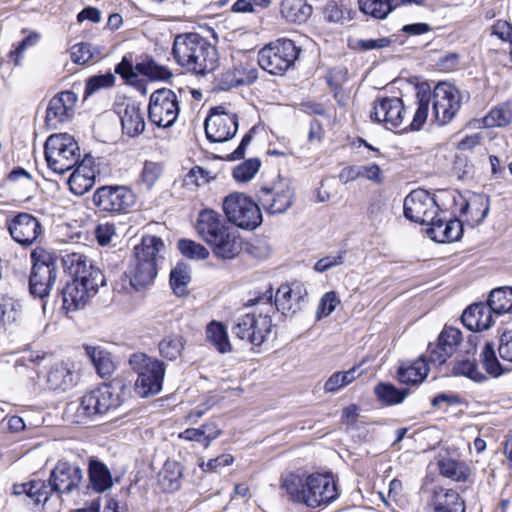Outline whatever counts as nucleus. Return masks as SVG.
<instances>
[{"label":"nucleus","mask_w":512,"mask_h":512,"mask_svg":"<svg viewBox=\"0 0 512 512\" xmlns=\"http://www.w3.org/2000/svg\"><path fill=\"white\" fill-rule=\"evenodd\" d=\"M268 306L266 314L246 313L237 318L232 327V334L254 346L262 345L271 333L273 323L269 312L274 311L273 307V289L270 286L265 292L255 298H251L246 306H255L257 304Z\"/></svg>","instance_id":"5"},{"label":"nucleus","mask_w":512,"mask_h":512,"mask_svg":"<svg viewBox=\"0 0 512 512\" xmlns=\"http://www.w3.org/2000/svg\"><path fill=\"white\" fill-rule=\"evenodd\" d=\"M177 249L188 259L205 260L209 257V250L194 240L181 238L177 241Z\"/></svg>","instance_id":"48"},{"label":"nucleus","mask_w":512,"mask_h":512,"mask_svg":"<svg viewBox=\"0 0 512 512\" xmlns=\"http://www.w3.org/2000/svg\"><path fill=\"white\" fill-rule=\"evenodd\" d=\"M340 304V299L335 291H328L319 300L315 317L321 320L328 317Z\"/></svg>","instance_id":"58"},{"label":"nucleus","mask_w":512,"mask_h":512,"mask_svg":"<svg viewBox=\"0 0 512 512\" xmlns=\"http://www.w3.org/2000/svg\"><path fill=\"white\" fill-rule=\"evenodd\" d=\"M437 465L443 477L456 482H465L471 475V469L465 462L449 457L439 459Z\"/></svg>","instance_id":"37"},{"label":"nucleus","mask_w":512,"mask_h":512,"mask_svg":"<svg viewBox=\"0 0 512 512\" xmlns=\"http://www.w3.org/2000/svg\"><path fill=\"white\" fill-rule=\"evenodd\" d=\"M94 184L93 180L87 179L85 176L80 174V172L75 170H73L68 179L70 191L77 196L84 195L94 186Z\"/></svg>","instance_id":"63"},{"label":"nucleus","mask_w":512,"mask_h":512,"mask_svg":"<svg viewBox=\"0 0 512 512\" xmlns=\"http://www.w3.org/2000/svg\"><path fill=\"white\" fill-rule=\"evenodd\" d=\"M428 508L431 509V512H465L464 501L459 493L441 487L433 490Z\"/></svg>","instance_id":"31"},{"label":"nucleus","mask_w":512,"mask_h":512,"mask_svg":"<svg viewBox=\"0 0 512 512\" xmlns=\"http://www.w3.org/2000/svg\"><path fill=\"white\" fill-rule=\"evenodd\" d=\"M71 60L80 65L89 64L95 61V55L91 44L81 42L73 45L71 49Z\"/></svg>","instance_id":"60"},{"label":"nucleus","mask_w":512,"mask_h":512,"mask_svg":"<svg viewBox=\"0 0 512 512\" xmlns=\"http://www.w3.org/2000/svg\"><path fill=\"white\" fill-rule=\"evenodd\" d=\"M302 49L288 38H279L264 45L258 52L259 66L274 76H283L294 68Z\"/></svg>","instance_id":"9"},{"label":"nucleus","mask_w":512,"mask_h":512,"mask_svg":"<svg viewBox=\"0 0 512 512\" xmlns=\"http://www.w3.org/2000/svg\"><path fill=\"white\" fill-rule=\"evenodd\" d=\"M172 55L178 65L195 75H207L219 65L217 48L198 33L176 35Z\"/></svg>","instance_id":"2"},{"label":"nucleus","mask_w":512,"mask_h":512,"mask_svg":"<svg viewBox=\"0 0 512 512\" xmlns=\"http://www.w3.org/2000/svg\"><path fill=\"white\" fill-rule=\"evenodd\" d=\"M73 280H77V282L82 283L84 286H88L90 288L93 285V290L98 291L99 287L105 285V276L103 272L92 262L89 264V268L83 269V273H79Z\"/></svg>","instance_id":"56"},{"label":"nucleus","mask_w":512,"mask_h":512,"mask_svg":"<svg viewBox=\"0 0 512 512\" xmlns=\"http://www.w3.org/2000/svg\"><path fill=\"white\" fill-rule=\"evenodd\" d=\"M428 237L438 243H451L460 240L463 235V223L459 218H451L446 209H442L426 229Z\"/></svg>","instance_id":"25"},{"label":"nucleus","mask_w":512,"mask_h":512,"mask_svg":"<svg viewBox=\"0 0 512 512\" xmlns=\"http://www.w3.org/2000/svg\"><path fill=\"white\" fill-rule=\"evenodd\" d=\"M256 79V69H247L239 65L222 72L217 81L221 90H230L235 87L252 84Z\"/></svg>","instance_id":"33"},{"label":"nucleus","mask_w":512,"mask_h":512,"mask_svg":"<svg viewBox=\"0 0 512 512\" xmlns=\"http://www.w3.org/2000/svg\"><path fill=\"white\" fill-rule=\"evenodd\" d=\"M191 280L188 268L183 263H178L170 272L169 283L177 296L188 294L187 285Z\"/></svg>","instance_id":"46"},{"label":"nucleus","mask_w":512,"mask_h":512,"mask_svg":"<svg viewBox=\"0 0 512 512\" xmlns=\"http://www.w3.org/2000/svg\"><path fill=\"white\" fill-rule=\"evenodd\" d=\"M462 342V332L453 326L445 325L435 342H429L426 353L434 367H441L458 350Z\"/></svg>","instance_id":"22"},{"label":"nucleus","mask_w":512,"mask_h":512,"mask_svg":"<svg viewBox=\"0 0 512 512\" xmlns=\"http://www.w3.org/2000/svg\"><path fill=\"white\" fill-rule=\"evenodd\" d=\"M185 344L186 340L182 335L165 336L158 344L159 354L169 361H174L182 355Z\"/></svg>","instance_id":"42"},{"label":"nucleus","mask_w":512,"mask_h":512,"mask_svg":"<svg viewBox=\"0 0 512 512\" xmlns=\"http://www.w3.org/2000/svg\"><path fill=\"white\" fill-rule=\"evenodd\" d=\"M228 223L245 230H254L262 223L259 203L241 192L227 195L222 203Z\"/></svg>","instance_id":"12"},{"label":"nucleus","mask_w":512,"mask_h":512,"mask_svg":"<svg viewBox=\"0 0 512 512\" xmlns=\"http://www.w3.org/2000/svg\"><path fill=\"white\" fill-rule=\"evenodd\" d=\"M195 231L217 259L232 260L242 251V240L227 219L211 208L202 209L196 218Z\"/></svg>","instance_id":"1"},{"label":"nucleus","mask_w":512,"mask_h":512,"mask_svg":"<svg viewBox=\"0 0 512 512\" xmlns=\"http://www.w3.org/2000/svg\"><path fill=\"white\" fill-rule=\"evenodd\" d=\"M162 171L163 168L160 163L145 161L140 174L142 183L145 184L148 189L152 188L160 178Z\"/></svg>","instance_id":"62"},{"label":"nucleus","mask_w":512,"mask_h":512,"mask_svg":"<svg viewBox=\"0 0 512 512\" xmlns=\"http://www.w3.org/2000/svg\"><path fill=\"white\" fill-rule=\"evenodd\" d=\"M148 120L158 128H169L180 113V101L177 94L169 88L153 91L148 102Z\"/></svg>","instance_id":"15"},{"label":"nucleus","mask_w":512,"mask_h":512,"mask_svg":"<svg viewBox=\"0 0 512 512\" xmlns=\"http://www.w3.org/2000/svg\"><path fill=\"white\" fill-rule=\"evenodd\" d=\"M429 84L422 82L416 86V104L417 108L414 112L413 119L408 128L410 131H420L425 125L429 115Z\"/></svg>","instance_id":"34"},{"label":"nucleus","mask_w":512,"mask_h":512,"mask_svg":"<svg viewBox=\"0 0 512 512\" xmlns=\"http://www.w3.org/2000/svg\"><path fill=\"white\" fill-rule=\"evenodd\" d=\"M86 356L92 363L96 374L105 380L112 377L116 370V363L112 353L102 346L83 345Z\"/></svg>","instance_id":"30"},{"label":"nucleus","mask_w":512,"mask_h":512,"mask_svg":"<svg viewBox=\"0 0 512 512\" xmlns=\"http://www.w3.org/2000/svg\"><path fill=\"white\" fill-rule=\"evenodd\" d=\"M493 313L489 300L487 303H474L464 310L461 321L468 330L480 332L493 325Z\"/></svg>","instance_id":"29"},{"label":"nucleus","mask_w":512,"mask_h":512,"mask_svg":"<svg viewBox=\"0 0 512 512\" xmlns=\"http://www.w3.org/2000/svg\"><path fill=\"white\" fill-rule=\"evenodd\" d=\"M431 365L427 353L421 354L413 360L399 361L395 379L406 388L418 387L428 377Z\"/></svg>","instance_id":"26"},{"label":"nucleus","mask_w":512,"mask_h":512,"mask_svg":"<svg viewBox=\"0 0 512 512\" xmlns=\"http://www.w3.org/2000/svg\"><path fill=\"white\" fill-rule=\"evenodd\" d=\"M79 143L69 133H54L44 143V157L47 167L56 174L72 170L81 160Z\"/></svg>","instance_id":"8"},{"label":"nucleus","mask_w":512,"mask_h":512,"mask_svg":"<svg viewBox=\"0 0 512 512\" xmlns=\"http://www.w3.org/2000/svg\"><path fill=\"white\" fill-rule=\"evenodd\" d=\"M488 300L495 314L512 313V287L504 286L493 289Z\"/></svg>","instance_id":"41"},{"label":"nucleus","mask_w":512,"mask_h":512,"mask_svg":"<svg viewBox=\"0 0 512 512\" xmlns=\"http://www.w3.org/2000/svg\"><path fill=\"white\" fill-rule=\"evenodd\" d=\"M140 61L134 63L133 53H126L121 61L115 65L114 72L119 75L124 84L138 87L140 85L139 75L151 81H167L172 77L171 70L158 64L150 55L143 54Z\"/></svg>","instance_id":"10"},{"label":"nucleus","mask_w":512,"mask_h":512,"mask_svg":"<svg viewBox=\"0 0 512 512\" xmlns=\"http://www.w3.org/2000/svg\"><path fill=\"white\" fill-rule=\"evenodd\" d=\"M164 247L161 237L150 234L143 235L140 243L134 246L128 276L135 290L153 283L158 273L157 259Z\"/></svg>","instance_id":"4"},{"label":"nucleus","mask_w":512,"mask_h":512,"mask_svg":"<svg viewBox=\"0 0 512 512\" xmlns=\"http://www.w3.org/2000/svg\"><path fill=\"white\" fill-rule=\"evenodd\" d=\"M258 203L268 214H282L292 207L296 199L295 188L290 179L280 173L256 190Z\"/></svg>","instance_id":"11"},{"label":"nucleus","mask_w":512,"mask_h":512,"mask_svg":"<svg viewBox=\"0 0 512 512\" xmlns=\"http://www.w3.org/2000/svg\"><path fill=\"white\" fill-rule=\"evenodd\" d=\"M50 486L59 494H70L78 490L83 471L68 462H58L50 474Z\"/></svg>","instance_id":"27"},{"label":"nucleus","mask_w":512,"mask_h":512,"mask_svg":"<svg viewBox=\"0 0 512 512\" xmlns=\"http://www.w3.org/2000/svg\"><path fill=\"white\" fill-rule=\"evenodd\" d=\"M357 11L348 7L343 2H336L334 0L328 1L323 7V16L327 22L330 23H343L344 21H351L355 19Z\"/></svg>","instance_id":"40"},{"label":"nucleus","mask_w":512,"mask_h":512,"mask_svg":"<svg viewBox=\"0 0 512 512\" xmlns=\"http://www.w3.org/2000/svg\"><path fill=\"white\" fill-rule=\"evenodd\" d=\"M72 170L80 172V174H82L89 180H93V183H95L96 176L97 174H99V169L98 165L96 164V160L93 156L89 154H85L84 156L81 155V160Z\"/></svg>","instance_id":"64"},{"label":"nucleus","mask_w":512,"mask_h":512,"mask_svg":"<svg viewBox=\"0 0 512 512\" xmlns=\"http://www.w3.org/2000/svg\"><path fill=\"white\" fill-rule=\"evenodd\" d=\"M360 12L375 20H384L391 14L397 4L395 0H358Z\"/></svg>","instance_id":"38"},{"label":"nucleus","mask_w":512,"mask_h":512,"mask_svg":"<svg viewBox=\"0 0 512 512\" xmlns=\"http://www.w3.org/2000/svg\"><path fill=\"white\" fill-rule=\"evenodd\" d=\"M280 14L287 22L302 24L312 15V6L307 0H282Z\"/></svg>","instance_id":"35"},{"label":"nucleus","mask_w":512,"mask_h":512,"mask_svg":"<svg viewBox=\"0 0 512 512\" xmlns=\"http://www.w3.org/2000/svg\"><path fill=\"white\" fill-rule=\"evenodd\" d=\"M61 262L64 271L72 276V279L78 276L79 273H83V269H86V267L89 268V264L91 263L87 256L75 252L66 254L61 258Z\"/></svg>","instance_id":"51"},{"label":"nucleus","mask_w":512,"mask_h":512,"mask_svg":"<svg viewBox=\"0 0 512 512\" xmlns=\"http://www.w3.org/2000/svg\"><path fill=\"white\" fill-rule=\"evenodd\" d=\"M512 120V112L507 104L493 107L482 119L484 127H504Z\"/></svg>","instance_id":"47"},{"label":"nucleus","mask_w":512,"mask_h":512,"mask_svg":"<svg viewBox=\"0 0 512 512\" xmlns=\"http://www.w3.org/2000/svg\"><path fill=\"white\" fill-rule=\"evenodd\" d=\"M98 291L93 290V285L84 286L77 280H71L61 290L62 308L68 312H75L84 308Z\"/></svg>","instance_id":"28"},{"label":"nucleus","mask_w":512,"mask_h":512,"mask_svg":"<svg viewBox=\"0 0 512 512\" xmlns=\"http://www.w3.org/2000/svg\"><path fill=\"white\" fill-rule=\"evenodd\" d=\"M282 487L294 502L316 508L328 504L338 496L333 478L329 475L311 474L304 480L296 474L287 475Z\"/></svg>","instance_id":"3"},{"label":"nucleus","mask_w":512,"mask_h":512,"mask_svg":"<svg viewBox=\"0 0 512 512\" xmlns=\"http://www.w3.org/2000/svg\"><path fill=\"white\" fill-rule=\"evenodd\" d=\"M375 393L381 403L395 405L401 403L410 393L409 388H397L391 383H379L375 387Z\"/></svg>","instance_id":"43"},{"label":"nucleus","mask_w":512,"mask_h":512,"mask_svg":"<svg viewBox=\"0 0 512 512\" xmlns=\"http://www.w3.org/2000/svg\"><path fill=\"white\" fill-rule=\"evenodd\" d=\"M128 364L137 375L135 391L141 397L152 396L162 390L166 373V365L162 360L139 351L129 356Z\"/></svg>","instance_id":"7"},{"label":"nucleus","mask_w":512,"mask_h":512,"mask_svg":"<svg viewBox=\"0 0 512 512\" xmlns=\"http://www.w3.org/2000/svg\"><path fill=\"white\" fill-rule=\"evenodd\" d=\"M20 303L7 296L0 297V330L5 328L7 323L16 322L20 314Z\"/></svg>","instance_id":"50"},{"label":"nucleus","mask_w":512,"mask_h":512,"mask_svg":"<svg viewBox=\"0 0 512 512\" xmlns=\"http://www.w3.org/2000/svg\"><path fill=\"white\" fill-rule=\"evenodd\" d=\"M239 124V116L228 104L212 106L204 121L205 134L209 142L222 143L232 139Z\"/></svg>","instance_id":"14"},{"label":"nucleus","mask_w":512,"mask_h":512,"mask_svg":"<svg viewBox=\"0 0 512 512\" xmlns=\"http://www.w3.org/2000/svg\"><path fill=\"white\" fill-rule=\"evenodd\" d=\"M405 114V106L401 98L396 96H380L373 101L369 118L373 123L380 124L387 130L394 131L403 124Z\"/></svg>","instance_id":"18"},{"label":"nucleus","mask_w":512,"mask_h":512,"mask_svg":"<svg viewBox=\"0 0 512 512\" xmlns=\"http://www.w3.org/2000/svg\"><path fill=\"white\" fill-rule=\"evenodd\" d=\"M30 260L29 292L33 297L44 299L57 280L59 256L52 249L37 246L31 251Z\"/></svg>","instance_id":"6"},{"label":"nucleus","mask_w":512,"mask_h":512,"mask_svg":"<svg viewBox=\"0 0 512 512\" xmlns=\"http://www.w3.org/2000/svg\"><path fill=\"white\" fill-rule=\"evenodd\" d=\"M122 131L130 137H136L145 130V120L140 105L136 102H128L119 112Z\"/></svg>","instance_id":"32"},{"label":"nucleus","mask_w":512,"mask_h":512,"mask_svg":"<svg viewBox=\"0 0 512 512\" xmlns=\"http://www.w3.org/2000/svg\"><path fill=\"white\" fill-rule=\"evenodd\" d=\"M497 340L499 357L503 361L512 363V328L499 329Z\"/></svg>","instance_id":"59"},{"label":"nucleus","mask_w":512,"mask_h":512,"mask_svg":"<svg viewBox=\"0 0 512 512\" xmlns=\"http://www.w3.org/2000/svg\"><path fill=\"white\" fill-rule=\"evenodd\" d=\"M274 0H236L230 7L235 14H258L268 9Z\"/></svg>","instance_id":"54"},{"label":"nucleus","mask_w":512,"mask_h":512,"mask_svg":"<svg viewBox=\"0 0 512 512\" xmlns=\"http://www.w3.org/2000/svg\"><path fill=\"white\" fill-rule=\"evenodd\" d=\"M81 379V370L72 361H60L51 365L45 375L47 389L66 392L74 388Z\"/></svg>","instance_id":"23"},{"label":"nucleus","mask_w":512,"mask_h":512,"mask_svg":"<svg viewBox=\"0 0 512 512\" xmlns=\"http://www.w3.org/2000/svg\"><path fill=\"white\" fill-rule=\"evenodd\" d=\"M7 227L12 239L22 246L32 245L42 234L38 218L27 212H20L8 219Z\"/></svg>","instance_id":"24"},{"label":"nucleus","mask_w":512,"mask_h":512,"mask_svg":"<svg viewBox=\"0 0 512 512\" xmlns=\"http://www.w3.org/2000/svg\"><path fill=\"white\" fill-rule=\"evenodd\" d=\"M40 39V35L37 32H31L26 37H24L21 41L16 44H13V49L9 51L7 54V59L9 63H12L14 66H19L21 64V60L23 58L24 52L29 48L37 44Z\"/></svg>","instance_id":"52"},{"label":"nucleus","mask_w":512,"mask_h":512,"mask_svg":"<svg viewBox=\"0 0 512 512\" xmlns=\"http://www.w3.org/2000/svg\"><path fill=\"white\" fill-rule=\"evenodd\" d=\"M207 341L220 353L226 354L232 351L227 329L222 322L212 320L205 330Z\"/></svg>","instance_id":"36"},{"label":"nucleus","mask_w":512,"mask_h":512,"mask_svg":"<svg viewBox=\"0 0 512 512\" xmlns=\"http://www.w3.org/2000/svg\"><path fill=\"white\" fill-rule=\"evenodd\" d=\"M480 361L485 371L496 378L504 374L505 369L496 356L494 344L492 342H486L481 353Z\"/></svg>","instance_id":"45"},{"label":"nucleus","mask_w":512,"mask_h":512,"mask_svg":"<svg viewBox=\"0 0 512 512\" xmlns=\"http://www.w3.org/2000/svg\"><path fill=\"white\" fill-rule=\"evenodd\" d=\"M120 403V398L112 392L111 385L103 384L82 396L77 409V416L102 415L117 408Z\"/></svg>","instance_id":"20"},{"label":"nucleus","mask_w":512,"mask_h":512,"mask_svg":"<svg viewBox=\"0 0 512 512\" xmlns=\"http://www.w3.org/2000/svg\"><path fill=\"white\" fill-rule=\"evenodd\" d=\"M429 94L434 122L440 126L450 123L461 107L458 89L452 84L439 82L433 89L429 86Z\"/></svg>","instance_id":"16"},{"label":"nucleus","mask_w":512,"mask_h":512,"mask_svg":"<svg viewBox=\"0 0 512 512\" xmlns=\"http://www.w3.org/2000/svg\"><path fill=\"white\" fill-rule=\"evenodd\" d=\"M89 478L97 492H104L112 486V478L108 468L101 462L92 461L89 466Z\"/></svg>","instance_id":"44"},{"label":"nucleus","mask_w":512,"mask_h":512,"mask_svg":"<svg viewBox=\"0 0 512 512\" xmlns=\"http://www.w3.org/2000/svg\"><path fill=\"white\" fill-rule=\"evenodd\" d=\"M260 166L261 161L258 158H249L233 169L232 176L237 182H247L255 176Z\"/></svg>","instance_id":"57"},{"label":"nucleus","mask_w":512,"mask_h":512,"mask_svg":"<svg viewBox=\"0 0 512 512\" xmlns=\"http://www.w3.org/2000/svg\"><path fill=\"white\" fill-rule=\"evenodd\" d=\"M359 366H353L348 371H337L333 373L325 382L324 390L326 392H336L339 389L349 385L352 383L358 376L356 375V371Z\"/></svg>","instance_id":"49"},{"label":"nucleus","mask_w":512,"mask_h":512,"mask_svg":"<svg viewBox=\"0 0 512 512\" xmlns=\"http://www.w3.org/2000/svg\"><path fill=\"white\" fill-rule=\"evenodd\" d=\"M15 494L20 495L25 493L30 498L34 499L36 503H43L45 506L49 500V495L53 492L50 482L46 484L43 480H31L28 483L14 486Z\"/></svg>","instance_id":"39"},{"label":"nucleus","mask_w":512,"mask_h":512,"mask_svg":"<svg viewBox=\"0 0 512 512\" xmlns=\"http://www.w3.org/2000/svg\"><path fill=\"white\" fill-rule=\"evenodd\" d=\"M452 199V213L462 218V223L465 222L470 227L478 226L483 222L489 211V199L480 194H474L466 199L460 192L453 191L451 194Z\"/></svg>","instance_id":"19"},{"label":"nucleus","mask_w":512,"mask_h":512,"mask_svg":"<svg viewBox=\"0 0 512 512\" xmlns=\"http://www.w3.org/2000/svg\"><path fill=\"white\" fill-rule=\"evenodd\" d=\"M92 202L101 213L110 215L125 214L136 203V194L125 185H103L92 196Z\"/></svg>","instance_id":"13"},{"label":"nucleus","mask_w":512,"mask_h":512,"mask_svg":"<svg viewBox=\"0 0 512 512\" xmlns=\"http://www.w3.org/2000/svg\"><path fill=\"white\" fill-rule=\"evenodd\" d=\"M212 179H214V177L211 176L210 171L196 165L185 175L184 184L186 186L200 187L208 184Z\"/></svg>","instance_id":"61"},{"label":"nucleus","mask_w":512,"mask_h":512,"mask_svg":"<svg viewBox=\"0 0 512 512\" xmlns=\"http://www.w3.org/2000/svg\"><path fill=\"white\" fill-rule=\"evenodd\" d=\"M116 77L113 73L93 75L86 79L84 97L87 98L100 89L111 88L115 85Z\"/></svg>","instance_id":"55"},{"label":"nucleus","mask_w":512,"mask_h":512,"mask_svg":"<svg viewBox=\"0 0 512 512\" xmlns=\"http://www.w3.org/2000/svg\"><path fill=\"white\" fill-rule=\"evenodd\" d=\"M452 374L455 376H465L475 382H482L486 379L485 375L479 370L475 360L464 359L456 361L452 367Z\"/></svg>","instance_id":"53"},{"label":"nucleus","mask_w":512,"mask_h":512,"mask_svg":"<svg viewBox=\"0 0 512 512\" xmlns=\"http://www.w3.org/2000/svg\"><path fill=\"white\" fill-rule=\"evenodd\" d=\"M77 101V94L70 90H64L55 94L50 99L46 108L44 117L45 127L49 130L57 129L60 125L71 121L75 114Z\"/></svg>","instance_id":"21"},{"label":"nucleus","mask_w":512,"mask_h":512,"mask_svg":"<svg viewBox=\"0 0 512 512\" xmlns=\"http://www.w3.org/2000/svg\"><path fill=\"white\" fill-rule=\"evenodd\" d=\"M441 210L434 195L424 189L412 190L404 199L405 218L417 224L428 226Z\"/></svg>","instance_id":"17"}]
</instances>
